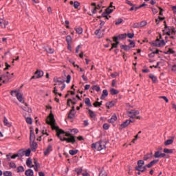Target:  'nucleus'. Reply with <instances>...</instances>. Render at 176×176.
I'll use <instances>...</instances> for the list:
<instances>
[{
	"instance_id": "obj_61",
	"label": "nucleus",
	"mask_w": 176,
	"mask_h": 176,
	"mask_svg": "<svg viewBox=\"0 0 176 176\" xmlns=\"http://www.w3.org/2000/svg\"><path fill=\"white\" fill-rule=\"evenodd\" d=\"M25 107H22V109H23V111H28V106L27 105V103H24Z\"/></svg>"
},
{
	"instance_id": "obj_2",
	"label": "nucleus",
	"mask_w": 176,
	"mask_h": 176,
	"mask_svg": "<svg viewBox=\"0 0 176 176\" xmlns=\"http://www.w3.org/2000/svg\"><path fill=\"white\" fill-rule=\"evenodd\" d=\"M92 149H96V151H102L107 149V142L105 141H98L96 143L91 144Z\"/></svg>"
},
{
	"instance_id": "obj_47",
	"label": "nucleus",
	"mask_w": 176,
	"mask_h": 176,
	"mask_svg": "<svg viewBox=\"0 0 176 176\" xmlns=\"http://www.w3.org/2000/svg\"><path fill=\"white\" fill-rule=\"evenodd\" d=\"M30 155H31V149H28L26 151H25V156H26V157H28V156H30Z\"/></svg>"
},
{
	"instance_id": "obj_37",
	"label": "nucleus",
	"mask_w": 176,
	"mask_h": 176,
	"mask_svg": "<svg viewBox=\"0 0 176 176\" xmlns=\"http://www.w3.org/2000/svg\"><path fill=\"white\" fill-rule=\"evenodd\" d=\"M173 142H174V140H173V139H168L165 142H164V145L167 146V145H171V144H173Z\"/></svg>"
},
{
	"instance_id": "obj_43",
	"label": "nucleus",
	"mask_w": 176,
	"mask_h": 176,
	"mask_svg": "<svg viewBox=\"0 0 176 176\" xmlns=\"http://www.w3.org/2000/svg\"><path fill=\"white\" fill-rule=\"evenodd\" d=\"M100 105H102V101L101 102H95L94 103V107H95V108H97V107H100Z\"/></svg>"
},
{
	"instance_id": "obj_33",
	"label": "nucleus",
	"mask_w": 176,
	"mask_h": 176,
	"mask_svg": "<svg viewBox=\"0 0 176 176\" xmlns=\"http://www.w3.org/2000/svg\"><path fill=\"white\" fill-rule=\"evenodd\" d=\"M85 104H86V105H87V107H91V102H90V98H85Z\"/></svg>"
},
{
	"instance_id": "obj_21",
	"label": "nucleus",
	"mask_w": 176,
	"mask_h": 176,
	"mask_svg": "<svg viewBox=\"0 0 176 176\" xmlns=\"http://www.w3.org/2000/svg\"><path fill=\"white\" fill-rule=\"evenodd\" d=\"M115 104H116V102L114 101H111L109 102L106 103V107L108 109H109V108H112V107L115 106Z\"/></svg>"
},
{
	"instance_id": "obj_31",
	"label": "nucleus",
	"mask_w": 176,
	"mask_h": 176,
	"mask_svg": "<svg viewBox=\"0 0 176 176\" xmlns=\"http://www.w3.org/2000/svg\"><path fill=\"white\" fill-rule=\"evenodd\" d=\"M112 12H113V9H111L109 8V7H108L107 8L105 9L103 13H106V14H111Z\"/></svg>"
},
{
	"instance_id": "obj_19",
	"label": "nucleus",
	"mask_w": 176,
	"mask_h": 176,
	"mask_svg": "<svg viewBox=\"0 0 176 176\" xmlns=\"http://www.w3.org/2000/svg\"><path fill=\"white\" fill-rule=\"evenodd\" d=\"M26 176H34V170L32 169H28L25 172Z\"/></svg>"
},
{
	"instance_id": "obj_41",
	"label": "nucleus",
	"mask_w": 176,
	"mask_h": 176,
	"mask_svg": "<svg viewBox=\"0 0 176 176\" xmlns=\"http://www.w3.org/2000/svg\"><path fill=\"white\" fill-rule=\"evenodd\" d=\"M75 171L76 172L77 175H80L82 174V168H76Z\"/></svg>"
},
{
	"instance_id": "obj_39",
	"label": "nucleus",
	"mask_w": 176,
	"mask_h": 176,
	"mask_svg": "<svg viewBox=\"0 0 176 176\" xmlns=\"http://www.w3.org/2000/svg\"><path fill=\"white\" fill-rule=\"evenodd\" d=\"M58 90L57 89V87H54L53 93L54 94H58L59 96L61 97L63 96V94L61 93H58Z\"/></svg>"
},
{
	"instance_id": "obj_56",
	"label": "nucleus",
	"mask_w": 176,
	"mask_h": 176,
	"mask_svg": "<svg viewBox=\"0 0 176 176\" xmlns=\"http://www.w3.org/2000/svg\"><path fill=\"white\" fill-rule=\"evenodd\" d=\"M46 51L47 52V53H50L51 54L54 53V50L52 48H47Z\"/></svg>"
},
{
	"instance_id": "obj_64",
	"label": "nucleus",
	"mask_w": 176,
	"mask_h": 176,
	"mask_svg": "<svg viewBox=\"0 0 176 176\" xmlns=\"http://www.w3.org/2000/svg\"><path fill=\"white\" fill-rule=\"evenodd\" d=\"M69 82H71V75H67V76L66 83H69Z\"/></svg>"
},
{
	"instance_id": "obj_15",
	"label": "nucleus",
	"mask_w": 176,
	"mask_h": 176,
	"mask_svg": "<svg viewBox=\"0 0 176 176\" xmlns=\"http://www.w3.org/2000/svg\"><path fill=\"white\" fill-rule=\"evenodd\" d=\"M158 162H159V160H154L151 161L149 164L146 165V167H147V168H151V167H153V164H156V163H158Z\"/></svg>"
},
{
	"instance_id": "obj_60",
	"label": "nucleus",
	"mask_w": 176,
	"mask_h": 176,
	"mask_svg": "<svg viewBox=\"0 0 176 176\" xmlns=\"http://www.w3.org/2000/svg\"><path fill=\"white\" fill-rule=\"evenodd\" d=\"M133 28H140V23H135L133 25Z\"/></svg>"
},
{
	"instance_id": "obj_49",
	"label": "nucleus",
	"mask_w": 176,
	"mask_h": 176,
	"mask_svg": "<svg viewBox=\"0 0 176 176\" xmlns=\"http://www.w3.org/2000/svg\"><path fill=\"white\" fill-rule=\"evenodd\" d=\"M109 14H107V13H102V17H105V19L107 20H109V19H111V16H108Z\"/></svg>"
},
{
	"instance_id": "obj_38",
	"label": "nucleus",
	"mask_w": 176,
	"mask_h": 176,
	"mask_svg": "<svg viewBox=\"0 0 176 176\" xmlns=\"http://www.w3.org/2000/svg\"><path fill=\"white\" fill-rule=\"evenodd\" d=\"M78 150H70V151H69V153L72 156H74V155H76V153H78Z\"/></svg>"
},
{
	"instance_id": "obj_50",
	"label": "nucleus",
	"mask_w": 176,
	"mask_h": 176,
	"mask_svg": "<svg viewBox=\"0 0 176 176\" xmlns=\"http://www.w3.org/2000/svg\"><path fill=\"white\" fill-rule=\"evenodd\" d=\"M3 175L4 176H12V172H10V171H4Z\"/></svg>"
},
{
	"instance_id": "obj_54",
	"label": "nucleus",
	"mask_w": 176,
	"mask_h": 176,
	"mask_svg": "<svg viewBox=\"0 0 176 176\" xmlns=\"http://www.w3.org/2000/svg\"><path fill=\"white\" fill-rule=\"evenodd\" d=\"M92 89L93 90H96V91H100L101 90V88L97 85H94Z\"/></svg>"
},
{
	"instance_id": "obj_63",
	"label": "nucleus",
	"mask_w": 176,
	"mask_h": 176,
	"mask_svg": "<svg viewBox=\"0 0 176 176\" xmlns=\"http://www.w3.org/2000/svg\"><path fill=\"white\" fill-rule=\"evenodd\" d=\"M83 126L84 127H87V126H89V120H84Z\"/></svg>"
},
{
	"instance_id": "obj_28",
	"label": "nucleus",
	"mask_w": 176,
	"mask_h": 176,
	"mask_svg": "<svg viewBox=\"0 0 176 176\" xmlns=\"http://www.w3.org/2000/svg\"><path fill=\"white\" fill-rule=\"evenodd\" d=\"M149 78H150V79H151L153 80V82L154 83H156V82H157V78L156 76H155V75L151 74L149 75Z\"/></svg>"
},
{
	"instance_id": "obj_3",
	"label": "nucleus",
	"mask_w": 176,
	"mask_h": 176,
	"mask_svg": "<svg viewBox=\"0 0 176 176\" xmlns=\"http://www.w3.org/2000/svg\"><path fill=\"white\" fill-rule=\"evenodd\" d=\"M164 30H163L164 34H166V35H175V28L171 26H167L166 24V21H164Z\"/></svg>"
},
{
	"instance_id": "obj_12",
	"label": "nucleus",
	"mask_w": 176,
	"mask_h": 176,
	"mask_svg": "<svg viewBox=\"0 0 176 176\" xmlns=\"http://www.w3.org/2000/svg\"><path fill=\"white\" fill-rule=\"evenodd\" d=\"M129 124H130V122H129V120H126L125 122L120 124L119 130H123V129H126V127H127Z\"/></svg>"
},
{
	"instance_id": "obj_13",
	"label": "nucleus",
	"mask_w": 176,
	"mask_h": 176,
	"mask_svg": "<svg viewBox=\"0 0 176 176\" xmlns=\"http://www.w3.org/2000/svg\"><path fill=\"white\" fill-rule=\"evenodd\" d=\"M166 155L163 153H161L160 151H156L154 154V157H155L156 159L159 157H164Z\"/></svg>"
},
{
	"instance_id": "obj_22",
	"label": "nucleus",
	"mask_w": 176,
	"mask_h": 176,
	"mask_svg": "<svg viewBox=\"0 0 176 176\" xmlns=\"http://www.w3.org/2000/svg\"><path fill=\"white\" fill-rule=\"evenodd\" d=\"M129 115H133V116H137L138 115H140V111L137 110H131L129 111Z\"/></svg>"
},
{
	"instance_id": "obj_58",
	"label": "nucleus",
	"mask_w": 176,
	"mask_h": 176,
	"mask_svg": "<svg viewBox=\"0 0 176 176\" xmlns=\"http://www.w3.org/2000/svg\"><path fill=\"white\" fill-rule=\"evenodd\" d=\"M113 42H116V45H117L118 46L119 45V41H118V39H119V38H118V37H116V36H114L113 38Z\"/></svg>"
},
{
	"instance_id": "obj_30",
	"label": "nucleus",
	"mask_w": 176,
	"mask_h": 176,
	"mask_svg": "<svg viewBox=\"0 0 176 176\" xmlns=\"http://www.w3.org/2000/svg\"><path fill=\"white\" fill-rule=\"evenodd\" d=\"M101 28H100L99 29H97L95 31V35H96L97 36H98V38H101Z\"/></svg>"
},
{
	"instance_id": "obj_7",
	"label": "nucleus",
	"mask_w": 176,
	"mask_h": 176,
	"mask_svg": "<svg viewBox=\"0 0 176 176\" xmlns=\"http://www.w3.org/2000/svg\"><path fill=\"white\" fill-rule=\"evenodd\" d=\"M42 76H43V71L37 70L35 72L34 75L31 77L30 80H32V79H39Z\"/></svg>"
},
{
	"instance_id": "obj_29",
	"label": "nucleus",
	"mask_w": 176,
	"mask_h": 176,
	"mask_svg": "<svg viewBox=\"0 0 176 176\" xmlns=\"http://www.w3.org/2000/svg\"><path fill=\"white\" fill-rule=\"evenodd\" d=\"M30 141L35 140V133L33 130H30Z\"/></svg>"
},
{
	"instance_id": "obj_35",
	"label": "nucleus",
	"mask_w": 176,
	"mask_h": 176,
	"mask_svg": "<svg viewBox=\"0 0 176 176\" xmlns=\"http://www.w3.org/2000/svg\"><path fill=\"white\" fill-rule=\"evenodd\" d=\"M66 42L67 44L72 43V37L70 35L66 36Z\"/></svg>"
},
{
	"instance_id": "obj_9",
	"label": "nucleus",
	"mask_w": 176,
	"mask_h": 176,
	"mask_svg": "<svg viewBox=\"0 0 176 176\" xmlns=\"http://www.w3.org/2000/svg\"><path fill=\"white\" fill-rule=\"evenodd\" d=\"M76 113V112H75V107L73 106L68 113V119H74V118H75Z\"/></svg>"
},
{
	"instance_id": "obj_6",
	"label": "nucleus",
	"mask_w": 176,
	"mask_h": 176,
	"mask_svg": "<svg viewBox=\"0 0 176 176\" xmlns=\"http://www.w3.org/2000/svg\"><path fill=\"white\" fill-rule=\"evenodd\" d=\"M60 141H66L68 144H75L76 142V140H75L74 136H71L70 138H62L61 136L59 138Z\"/></svg>"
},
{
	"instance_id": "obj_36",
	"label": "nucleus",
	"mask_w": 176,
	"mask_h": 176,
	"mask_svg": "<svg viewBox=\"0 0 176 176\" xmlns=\"http://www.w3.org/2000/svg\"><path fill=\"white\" fill-rule=\"evenodd\" d=\"M25 151H23V150H20L19 152H18V157H23V156L25 155Z\"/></svg>"
},
{
	"instance_id": "obj_55",
	"label": "nucleus",
	"mask_w": 176,
	"mask_h": 176,
	"mask_svg": "<svg viewBox=\"0 0 176 176\" xmlns=\"http://www.w3.org/2000/svg\"><path fill=\"white\" fill-rule=\"evenodd\" d=\"M126 36H128V38H129L130 39H133V38L134 37V33H128L126 34Z\"/></svg>"
},
{
	"instance_id": "obj_40",
	"label": "nucleus",
	"mask_w": 176,
	"mask_h": 176,
	"mask_svg": "<svg viewBox=\"0 0 176 176\" xmlns=\"http://www.w3.org/2000/svg\"><path fill=\"white\" fill-rule=\"evenodd\" d=\"M99 176H108V175L104 170H101L99 173Z\"/></svg>"
},
{
	"instance_id": "obj_52",
	"label": "nucleus",
	"mask_w": 176,
	"mask_h": 176,
	"mask_svg": "<svg viewBox=\"0 0 176 176\" xmlns=\"http://www.w3.org/2000/svg\"><path fill=\"white\" fill-rule=\"evenodd\" d=\"M26 123H28V124H32V119L30 117L27 118Z\"/></svg>"
},
{
	"instance_id": "obj_8",
	"label": "nucleus",
	"mask_w": 176,
	"mask_h": 176,
	"mask_svg": "<svg viewBox=\"0 0 176 176\" xmlns=\"http://www.w3.org/2000/svg\"><path fill=\"white\" fill-rule=\"evenodd\" d=\"M54 82H55L54 86H57V83H58V85L60 86V85H63L65 80H64L61 77H55L54 78Z\"/></svg>"
},
{
	"instance_id": "obj_17",
	"label": "nucleus",
	"mask_w": 176,
	"mask_h": 176,
	"mask_svg": "<svg viewBox=\"0 0 176 176\" xmlns=\"http://www.w3.org/2000/svg\"><path fill=\"white\" fill-rule=\"evenodd\" d=\"M88 113L91 119H96V116H97V114H96L94 111H93L91 109H88Z\"/></svg>"
},
{
	"instance_id": "obj_42",
	"label": "nucleus",
	"mask_w": 176,
	"mask_h": 176,
	"mask_svg": "<svg viewBox=\"0 0 176 176\" xmlns=\"http://www.w3.org/2000/svg\"><path fill=\"white\" fill-rule=\"evenodd\" d=\"M166 54H175V51H174L171 48H169L168 50L166 52Z\"/></svg>"
},
{
	"instance_id": "obj_25",
	"label": "nucleus",
	"mask_w": 176,
	"mask_h": 176,
	"mask_svg": "<svg viewBox=\"0 0 176 176\" xmlns=\"http://www.w3.org/2000/svg\"><path fill=\"white\" fill-rule=\"evenodd\" d=\"M3 123H4V125L7 126V127L12 126V124L9 122V121L8 120V118H6V117H4Z\"/></svg>"
},
{
	"instance_id": "obj_59",
	"label": "nucleus",
	"mask_w": 176,
	"mask_h": 176,
	"mask_svg": "<svg viewBox=\"0 0 176 176\" xmlns=\"http://www.w3.org/2000/svg\"><path fill=\"white\" fill-rule=\"evenodd\" d=\"M146 165H145L143 168H140V170L138 171H140V173H144L145 171H146Z\"/></svg>"
},
{
	"instance_id": "obj_20",
	"label": "nucleus",
	"mask_w": 176,
	"mask_h": 176,
	"mask_svg": "<svg viewBox=\"0 0 176 176\" xmlns=\"http://www.w3.org/2000/svg\"><path fill=\"white\" fill-rule=\"evenodd\" d=\"M152 155H153L152 152L144 155L143 160L146 162V160H148V159H152Z\"/></svg>"
},
{
	"instance_id": "obj_53",
	"label": "nucleus",
	"mask_w": 176,
	"mask_h": 176,
	"mask_svg": "<svg viewBox=\"0 0 176 176\" xmlns=\"http://www.w3.org/2000/svg\"><path fill=\"white\" fill-rule=\"evenodd\" d=\"M9 166L10 168H16V167H17V166H16V163L14 162H10Z\"/></svg>"
},
{
	"instance_id": "obj_48",
	"label": "nucleus",
	"mask_w": 176,
	"mask_h": 176,
	"mask_svg": "<svg viewBox=\"0 0 176 176\" xmlns=\"http://www.w3.org/2000/svg\"><path fill=\"white\" fill-rule=\"evenodd\" d=\"M140 23V28L141 27H145V25H146V24H148V22H146V21H141Z\"/></svg>"
},
{
	"instance_id": "obj_24",
	"label": "nucleus",
	"mask_w": 176,
	"mask_h": 176,
	"mask_svg": "<svg viewBox=\"0 0 176 176\" xmlns=\"http://www.w3.org/2000/svg\"><path fill=\"white\" fill-rule=\"evenodd\" d=\"M110 93L111 96H116V94H119V90L111 88L110 89Z\"/></svg>"
},
{
	"instance_id": "obj_16",
	"label": "nucleus",
	"mask_w": 176,
	"mask_h": 176,
	"mask_svg": "<svg viewBox=\"0 0 176 176\" xmlns=\"http://www.w3.org/2000/svg\"><path fill=\"white\" fill-rule=\"evenodd\" d=\"M118 120V116L116 114L113 115L111 119L108 120L109 123H115Z\"/></svg>"
},
{
	"instance_id": "obj_5",
	"label": "nucleus",
	"mask_w": 176,
	"mask_h": 176,
	"mask_svg": "<svg viewBox=\"0 0 176 176\" xmlns=\"http://www.w3.org/2000/svg\"><path fill=\"white\" fill-rule=\"evenodd\" d=\"M166 43L164 42V40H160L159 38H157L153 43V46H155V47H162V46H165Z\"/></svg>"
},
{
	"instance_id": "obj_62",
	"label": "nucleus",
	"mask_w": 176,
	"mask_h": 176,
	"mask_svg": "<svg viewBox=\"0 0 176 176\" xmlns=\"http://www.w3.org/2000/svg\"><path fill=\"white\" fill-rule=\"evenodd\" d=\"M151 10H152L153 14H156L158 13V12H159V11L157 10V9H156V8H151Z\"/></svg>"
},
{
	"instance_id": "obj_4",
	"label": "nucleus",
	"mask_w": 176,
	"mask_h": 176,
	"mask_svg": "<svg viewBox=\"0 0 176 176\" xmlns=\"http://www.w3.org/2000/svg\"><path fill=\"white\" fill-rule=\"evenodd\" d=\"M15 94L17 100L19 101V102H22V104H24V98H23V94L17 91H11V96H14Z\"/></svg>"
},
{
	"instance_id": "obj_23",
	"label": "nucleus",
	"mask_w": 176,
	"mask_h": 176,
	"mask_svg": "<svg viewBox=\"0 0 176 176\" xmlns=\"http://www.w3.org/2000/svg\"><path fill=\"white\" fill-rule=\"evenodd\" d=\"M75 31L78 35L83 34V29L81 27L75 28Z\"/></svg>"
},
{
	"instance_id": "obj_14",
	"label": "nucleus",
	"mask_w": 176,
	"mask_h": 176,
	"mask_svg": "<svg viewBox=\"0 0 176 176\" xmlns=\"http://www.w3.org/2000/svg\"><path fill=\"white\" fill-rule=\"evenodd\" d=\"M8 22L3 20V19H0V25L1 28H6V25H8Z\"/></svg>"
},
{
	"instance_id": "obj_44",
	"label": "nucleus",
	"mask_w": 176,
	"mask_h": 176,
	"mask_svg": "<svg viewBox=\"0 0 176 176\" xmlns=\"http://www.w3.org/2000/svg\"><path fill=\"white\" fill-rule=\"evenodd\" d=\"M73 6L75 9H78V8L80 6V3H79L78 1H74Z\"/></svg>"
},
{
	"instance_id": "obj_45",
	"label": "nucleus",
	"mask_w": 176,
	"mask_h": 176,
	"mask_svg": "<svg viewBox=\"0 0 176 176\" xmlns=\"http://www.w3.org/2000/svg\"><path fill=\"white\" fill-rule=\"evenodd\" d=\"M174 151L173 149L164 148V153H173Z\"/></svg>"
},
{
	"instance_id": "obj_10",
	"label": "nucleus",
	"mask_w": 176,
	"mask_h": 176,
	"mask_svg": "<svg viewBox=\"0 0 176 176\" xmlns=\"http://www.w3.org/2000/svg\"><path fill=\"white\" fill-rule=\"evenodd\" d=\"M53 151V145L49 144L46 148V150L44 151L45 156H47Z\"/></svg>"
},
{
	"instance_id": "obj_46",
	"label": "nucleus",
	"mask_w": 176,
	"mask_h": 176,
	"mask_svg": "<svg viewBox=\"0 0 176 176\" xmlns=\"http://www.w3.org/2000/svg\"><path fill=\"white\" fill-rule=\"evenodd\" d=\"M24 167L23 166H20L17 168V173H23Z\"/></svg>"
},
{
	"instance_id": "obj_27",
	"label": "nucleus",
	"mask_w": 176,
	"mask_h": 176,
	"mask_svg": "<svg viewBox=\"0 0 176 176\" xmlns=\"http://www.w3.org/2000/svg\"><path fill=\"white\" fill-rule=\"evenodd\" d=\"M37 148H38V144L36 143V142H33L32 144H31L32 151H36Z\"/></svg>"
},
{
	"instance_id": "obj_26",
	"label": "nucleus",
	"mask_w": 176,
	"mask_h": 176,
	"mask_svg": "<svg viewBox=\"0 0 176 176\" xmlns=\"http://www.w3.org/2000/svg\"><path fill=\"white\" fill-rule=\"evenodd\" d=\"M116 38H118V39H126V38H127V34H121L120 35H118V36H116Z\"/></svg>"
},
{
	"instance_id": "obj_32",
	"label": "nucleus",
	"mask_w": 176,
	"mask_h": 176,
	"mask_svg": "<svg viewBox=\"0 0 176 176\" xmlns=\"http://www.w3.org/2000/svg\"><path fill=\"white\" fill-rule=\"evenodd\" d=\"M31 164H32V159L28 158L26 160V166H28V167H32Z\"/></svg>"
},
{
	"instance_id": "obj_51",
	"label": "nucleus",
	"mask_w": 176,
	"mask_h": 176,
	"mask_svg": "<svg viewBox=\"0 0 176 176\" xmlns=\"http://www.w3.org/2000/svg\"><path fill=\"white\" fill-rule=\"evenodd\" d=\"M123 23V20L122 19H119L117 21H116V25H119V24H122Z\"/></svg>"
},
{
	"instance_id": "obj_1",
	"label": "nucleus",
	"mask_w": 176,
	"mask_h": 176,
	"mask_svg": "<svg viewBox=\"0 0 176 176\" xmlns=\"http://www.w3.org/2000/svg\"><path fill=\"white\" fill-rule=\"evenodd\" d=\"M50 121L46 120L47 124H50L52 126V130L56 131V135L58 138L61 137V134H64L65 131L63 129H60V128L56 126V120H54V116L53 113H50L49 116Z\"/></svg>"
},
{
	"instance_id": "obj_34",
	"label": "nucleus",
	"mask_w": 176,
	"mask_h": 176,
	"mask_svg": "<svg viewBox=\"0 0 176 176\" xmlns=\"http://www.w3.org/2000/svg\"><path fill=\"white\" fill-rule=\"evenodd\" d=\"M121 49H123L124 50H125V52H129V50H130L131 47L129 45H121L120 46Z\"/></svg>"
},
{
	"instance_id": "obj_57",
	"label": "nucleus",
	"mask_w": 176,
	"mask_h": 176,
	"mask_svg": "<svg viewBox=\"0 0 176 176\" xmlns=\"http://www.w3.org/2000/svg\"><path fill=\"white\" fill-rule=\"evenodd\" d=\"M103 129L104 130H109V124L105 123L103 124Z\"/></svg>"
},
{
	"instance_id": "obj_11",
	"label": "nucleus",
	"mask_w": 176,
	"mask_h": 176,
	"mask_svg": "<svg viewBox=\"0 0 176 176\" xmlns=\"http://www.w3.org/2000/svg\"><path fill=\"white\" fill-rule=\"evenodd\" d=\"M145 164V162L144 160H139L138 161V166H136L135 168L137 171L140 170V168H142V166Z\"/></svg>"
},
{
	"instance_id": "obj_18",
	"label": "nucleus",
	"mask_w": 176,
	"mask_h": 176,
	"mask_svg": "<svg viewBox=\"0 0 176 176\" xmlns=\"http://www.w3.org/2000/svg\"><path fill=\"white\" fill-rule=\"evenodd\" d=\"M106 97H108V90L104 89L102 91V94L100 97V100H104Z\"/></svg>"
}]
</instances>
